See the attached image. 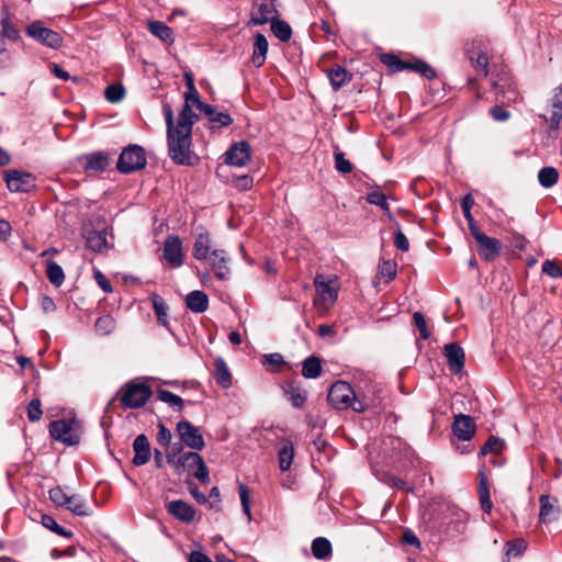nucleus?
<instances>
[{
  "mask_svg": "<svg viewBox=\"0 0 562 562\" xmlns=\"http://www.w3.org/2000/svg\"><path fill=\"white\" fill-rule=\"evenodd\" d=\"M46 276L49 282L55 286H60L65 281L63 268L54 260L47 262Z\"/></svg>",
  "mask_w": 562,
  "mask_h": 562,
  "instance_id": "obj_37",
  "label": "nucleus"
},
{
  "mask_svg": "<svg viewBox=\"0 0 562 562\" xmlns=\"http://www.w3.org/2000/svg\"><path fill=\"white\" fill-rule=\"evenodd\" d=\"M327 78L334 90L340 89L345 83L349 82L352 78L351 74L341 66H335L327 69Z\"/></svg>",
  "mask_w": 562,
  "mask_h": 562,
  "instance_id": "obj_27",
  "label": "nucleus"
},
{
  "mask_svg": "<svg viewBox=\"0 0 562 562\" xmlns=\"http://www.w3.org/2000/svg\"><path fill=\"white\" fill-rule=\"evenodd\" d=\"M211 122L217 123L221 126H228L233 123V120L229 114L224 112H215L214 116H212Z\"/></svg>",
  "mask_w": 562,
  "mask_h": 562,
  "instance_id": "obj_64",
  "label": "nucleus"
},
{
  "mask_svg": "<svg viewBox=\"0 0 562 562\" xmlns=\"http://www.w3.org/2000/svg\"><path fill=\"white\" fill-rule=\"evenodd\" d=\"M166 507L171 516L184 524L192 522L196 515L195 508L182 499L171 501Z\"/></svg>",
  "mask_w": 562,
  "mask_h": 562,
  "instance_id": "obj_15",
  "label": "nucleus"
},
{
  "mask_svg": "<svg viewBox=\"0 0 562 562\" xmlns=\"http://www.w3.org/2000/svg\"><path fill=\"white\" fill-rule=\"evenodd\" d=\"M367 201L370 204L380 206L389 217H392L386 195L379 188H374L368 193Z\"/></svg>",
  "mask_w": 562,
  "mask_h": 562,
  "instance_id": "obj_38",
  "label": "nucleus"
},
{
  "mask_svg": "<svg viewBox=\"0 0 562 562\" xmlns=\"http://www.w3.org/2000/svg\"><path fill=\"white\" fill-rule=\"evenodd\" d=\"M479 496L480 501H491L488 480L483 473H480Z\"/></svg>",
  "mask_w": 562,
  "mask_h": 562,
  "instance_id": "obj_60",
  "label": "nucleus"
},
{
  "mask_svg": "<svg viewBox=\"0 0 562 562\" xmlns=\"http://www.w3.org/2000/svg\"><path fill=\"white\" fill-rule=\"evenodd\" d=\"M327 401L334 408L340 411L351 408L353 412L362 413L369 407L346 381H337L330 386Z\"/></svg>",
  "mask_w": 562,
  "mask_h": 562,
  "instance_id": "obj_2",
  "label": "nucleus"
},
{
  "mask_svg": "<svg viewBox=\"0 0 562 562\" xmlns=\"http://www.w3.org/2000/svg\"><path fill=\"white\" fill-rule=\"evenodd\" d=\"M150 300H151L155 313L157 315L158 323L161 324L162 326L167 327L168 326V319H167L168 306H167L165 300L156 293L151 294Z\"/></svg>",
  "mask_w": 562,
  "mask_h": 562,
  "instance_id": "obj_35",
  "label": "nucleus"
},
{
  "mask_svg": "<svg viewBox=\"0 0 562 562\" xmlns=\"http://www.w3.org/2000/svg\"><path fill=\"white\" fill-rule=\"evenodd\" d=\"M490 114L495 121L505 122L509 119L510 113L501 105H495L490 110Z\"/></svg>",
  "mask_w": 562,
  "mask_h": 562,
  "instance_id": "obj_61",
  "label": "nucleus"
},
{
  "mask_svg": "<svg viewBox=\"0 0 562 562\" xmlns=\"http://www.w3.org/2000/svg\"><path fill=\"white\" fill-rule=\"evenodd\" d=\"M321 373L322 363L319 358L311 356L303 361L302 374L304 378L316 379L321 375Z\"/></svg>",
  "mask_w": 562,
  "mask_h": 562,
  "instance_id": "obj_30",
  "label": "nucleus"
},
{
  "mask_svg": "<svg viewBox=\"0 0 562 562\" xmlns=\"http://www.w3.org/2000/svg\"><path fill=\"white\" fill-rule=\"evenodd\" d=\"M467 55L472 65L486 77L488 75L490 63L486 50L480 46L476 47L473 45L471 48H468Z\"/></svg>",
  "mask_w": 562,
  "mask_h": 562,
  "instance_id": "obj_23",
  "label": "nucleus"
},
{
  "mask_svg": "<svg viewBox=\"0 0 562 562\" xmlns=\"http://www.w3.org/2000/svg\"><path fill=\"white\" fill-rule=\"evenodd\" d=\"M540 502V512H539V520L540 522L548 524L555 519H558L560 515V508L557 505V499L550 497L549 495H541L539 498Z\"/></svg>",
  "mask_w": 562,
  "mask_h": 562,
  "instance_id": "obj_20",
  "label": "nucleus"
},
{
  "mask_svg": "<svg viewBox=\"0 0 562 562\" xmlns=\"http://www.w3.org/2000/svg\"><path fill=\"white\" fill-rule=\"evenodd\" d=\"M199 453L195 451H187L183 454L177 457H170V461L168 462L178 474H181L184 470H190L194 468V462L199 460Z\"/></svg>",
  "mask_w": 562,
  "mask_h": 562,
  "instance_id": "obj_25",
  "label": "nucleus"
},
{
  "mask_svg": "<svg viewBox=\"0 0 562 562\" xmlns=\"http://www.w3.org/2000/svg\"><path fill=\"white\" fill-rule=\"evenodd\" d=\"M215 379L224 389H228L232 385L231 372L222 358L215 360Z\"/></svg>",
  "mask_w": 562,
  "mask_h": 562,
  "instance_id": "obj_32",
  "label": "nucleus"
},
{
  "mask_svg": "<svg viewBox=\"0 0 562 562\" xmlns=\"http://www.w3.org/2000/svg\"><path fill=\"white\" fill-rule=\"evenodd\" d=\"M240 503L243 507V512L247 516L248 520L251 519V513H250V502H249V491L248 487L245 484H239L238 486Z\"/></svg>",
  "mask_w": 562,
  "mask_h": 562,
  "instance_id": "obj_54",
  "label": "nucleus"
},
{
  "mask_svg": "<svg viewBox=\"0 0 562 562\" xmlns=\"http://www.w3.org/2000/svg\"><path fill=\"white\" fill-rule=\"evenodd\" d=\"M268 47L269 44L267 37H256V41L254 43L251 61L257 68L261 67L265 64Z\"/></svg>",
  "mask_w": 562,
  "mask_h": 562,
  "instance_id": "obj_29",
  "label": "nucleus"
},
{
  "mask_svg": "<svg viewBox=\"0 0 562 562\" xmlns=\"http://www.w3.org/2000/svg\"><path fill=\"white\" fill-rule=\"evenodd\" d=\"M559 180V172L554 167H543L538 172L539 183L546 188H552Z\"/></svg>",
  "mask_w": 562,
  "mask_h": 562,
  "instance_id": "obj_36",
  "label": "nucleus"
},
{
  "mask_svg": "<svg viewBox=\"0 0 562 562\" xmlns=\"http://www.w3.org/2000/svg\"><path fill=\"white\" fill-rule=\"evenodd\" d=\"M49 434L52 438L67 446L79 443L80 436L77 431V422L75 419H58L49 424Z\"/></svg>",
  "mask_w": 562,
  "mask_h": 562,
  "instance_id": "obj_5",
  "label": "nucleus"
},
{
  "mask_svg": "<svg viewBox=\"0 0 562 562\" xmlns=\"http://www.w3.org/2000/svg\"><path fill=\"white\" fill-rule=\"evenodd\" d=\"M148 30L153 35H170L171 30L159 21L148 22Z\"/></svg>",
  "mask_w": 562,
  "mask_h": 562,
  "instance_id": "obj_57",
  "label": "nucleus"
},
{
  "mask_svg": "<svg viewBox=\"0 0 562 562\" xmlns=\"http://www.w3.org/2000/svg\"><path fill=\"white\" fill-rule=\"evenodd\" d=\"M133 463L137 467L146 464L150 460V443L146 435H138L133 442Z\"/></svg>",
  "mask_w": 562,
  "mask_h": 562,
  "instance_id": "obj_19",
  "label": "nucleus"
},
{
  "mask_svg": "<svg viewBox=\"0 0 562 562\" xmlns=\"http://www.w3.org/2000/svg\"><path fill=\"white\" fill-rule=\"evenodd\" d=\"M195 471L193 473L194 477L198 479L202 484L210 483V472L209 469L201 456H199V460L194 462Z\"/></svg>",
  "mask_w": 562,
  "mask_h": 562,
  "instance_id": "obj_47",
  "label": "nucleus"
},
{
  "mask_svg": "<svg viewBox=\"0 0 562 562\" xmlns=\"http://www.w3.org/2000/svg\"><path fill=\"white\" fill-rule=\"evenodd\" d=\"M157 398L164 403H167L178 412H181L183 408V400L179 395L168 390H158Z\"/></svg>",
  "mask_w": 562,
  "mask_h": 562,
  "instance_id": "obj_41",
  "label": "nucleus"
},
{
  "mask_svg": "<svg viewBox=\"0 0 562 562\" xmlns=\"http://www.w3.org/2000/svg\"><path fill=\"white\" fill-rule=\"evenodd\" d=\"M285 393L289 395L292 405L296 408L302 407L307 397L306 391L293 382L288 384Z\"/></svg>",
  "mask_w": 562,
  "mask_h": 562,
  "instance_id": "obj_33",
  "label": "nucleus"
},
{
  "mask_svg": "<svg viewBox=\"0 0 562 562\" xmlns=\"http://www.w3.org/2000/svg\"><path fill=\"white\" fill-rule=\"evenodd\" d=\"M151 396L150 387L142 382H128L122 389L121 404L125 408L144 406Z\"/></svg>",
  "mask_w": 562,
  "mask_h": 562,
  "instance_id": "obj_4",
  "label": "nucleus"
},
{
  "mask_svg": "<svg viewBox=\"0 0 562 562\" xmlns=\"http://www.w3.org/2000/svg\"><path fill=\"white\" fill-rule=\"evenodd\" d=\"M414 324L419 330V335L423 339H428L430 336V333L427 327V322L424 317V315L420 312H415L413 315Z\"/></svg>",
  "mask_w": 562,
  "mask_h": 562,
  "instance_id": "obj_55",
  "label": "nucleus"
},
{
  "mask_svg": "<svg viewBox=\"0 0 562 562\" xmlns=\"http://www.w3.org/2000/svg\"><path fill=\"white\" fill-rule=\"evenodd\" d=\"M3 179L12 192H30L35 188V178L30 172H22L16 169L4 171Z\"/></svg>",
  "mask_w": 562,
  "mask_h": 562,
  "instance_id": "obj_9",
  "label": "nucleus"
},
{
  "mask_svg": "<svg viewBox=\"0 0 562 562\" xmlns=\"http://www.w3.org/2000/svg\"><path fill=\"white\" fill-rule=\"evenodd\" d=\"M65 507L77 516H89L91 510L87 502L79 495H70Z\"/></svg>",
  "mask_w": 562,
  "mask_h": 562,
  "instance_id": "obj_31",
  "label": "nucleus"
},
{
  "mask_svg": "<svg viewBox=\"0 0 562 562\" xmlns=\"http://www.w3.org/2000/svg\"><path fill=\"white\" fill-rule=\"evenodd\" d=\"M26 35H57V33L45 27L42 22L35 21L26 27Z\"/></svg>",
  "mask_w": 562,
  "mask_h": 562,
  "instance_id": "obj_53",
  "label": "nucleus"
},
{
  "mask_svg": "<svg viewBox=\"0 0 562 562\" xmlns=\"http://www.w3.org/2000/svg\"><path fill=\"white\" fill-rule=\"evenodd\" d=\"M176 430L181 441L192 450H202L205 446L204 438L199 428L183 419L178 422Z\"/></svg>",
  "mask_w": 562,
  "mask_h": 562,
  "instance_id": "obj_8",
  "label": "nucleus"
},
{
  "mask_svg": "<svg viewBox=\"0 0 562 562\" xmlns=\"http://www.w3.org/2000/svg\"><path fill=\"white\" fill-rule=\"evenodd\" d=\"M445 356L447 358L450 370L453 373H460L464 368L465 355L463 349L457 344H448L445 346Z\"/></svg>",
  "mask_w": 562,
  "mask_h": 562,
  "instance_id": "obj_18",
  "label": "nucleus"
},
{
  "mask_svg": "<svg viewBox=\"0 0 562 562\" xmlns=\"http://www.w3.org/2000/svg\"><path fill=\"white\" fill-rule=\"evenodd\" d=\"M106 236L108 233L104 228L91 229L86 234L87 246L95 252H101L103 249L108 248Z\"/></svg>",
  "mask_w": 562,
  "mask_h": 562,
  "instance_id": "obj_26",
  "label": "nucleus"
},
{
  "mask_svg": "<svg viewBox=\"0 0 562 562\" xmlns=\"http://www.w3.org/2000/svg\"><path fill=\"white\" fill-rule=\"evenodd\" d=\"M251 148L250 145L245 142H238L234 144L225 153V162L235 167H244L250 161Z\"/></svg>",
  "mask_w": 562,
  "mask_h": 562,
  "instance_id": "obj_10",
  "label": "nucleus"
},
{
  "mask_svg": "<svg viewBox=\"0 0 562 562\" xmlns=\"http://www.w3.org/2000/svg\"><path fill=\"white\" fill-rule=\"evenodd\" d=\"M186 304L191 312L203 313L209 307V297L203 291L194 290L187 294Z\"/></svg>",
  "mask_w": 562,
  "mask_h": 562,
  "instance_id": "obj_24",
  "label": "nucleus"
},
{
  "mask_svg": "<svg viewBox=\"0 0 562 562\" xmlns=\"http://www.w3.org/2000/svg\"><path fill=\"white\" fill-rule=\"evenodd\" d=\"M492 87L495 91V101L502 103L515 102L518 99V92L513 78L505 71L493 80Z\"/></svg>",
  "mask_w": 562,
  "mask_h": 562,
  "instance_id": "obj_7",
  "label": "nucleus"
},
{
  "mask_svg": "<svg viewBox=\"0 0 562 562\" xmlns=\"http://www.w3.org/2000/svg\"><path fill=\"white\" fill-rule=\"evenodd\" d=\"M93 278L98 285L105 292L111 293L113 291V288L110 283V281L106 279V277L99 270H93Z\"/></svg>",
  "mask_w": 562,
  "mask_h": 562,
  "instance_id": "obj_59",
  "label": "nucleus"
},
{
  "mask_svg": "<svg viewBox=\"0 0 562 562\" xmlns=\"http://www.w3.org/2000/svg\"><path fill=\"white\" fill-rule=\"evenodd\" d=\"M394 245L402 251H407L409 249V241L401 229L395 233Z\"/></svg>",
  "mask_w": 562,
  "mask_h": 562,
  "instance_id": "obj_62",
  "label": "nucleus"
},
{
  "mask_svg": "<svg viewBox=\"0 0 562 562\" xmlns=\"http://www.w3.org/2000/svg\"><path fill=\"white\" fill-rule=\"evenodd\" d=\"M504 447H505L504 440H502L495 436H490L487 441L481 448L480 454L481 456H486L487 453L498 454L503 451Z\"/></svg>",
  "mask_w": 562,
  "mask_h": 562,
  "instance_id": "obj_44",
  "label": "nucleus"
},
{
  "mask_svg": "<svg viewBox=\"0 0 562 562\" xmlns=\"http://www.w3.org/2000/svg\"><path fill=\"white\" fill-rule=\"evenodd\" d=\"M41 524L47 528L48 530H52L53 532H55L56 535L60 536V537H64V538H70L72 536V532L65 529L64 527H61L60 525H58V522L50 516V515H47V514H42L41 515Z\"/></svg>",
  "mask_w": 562,
  "mask_h": 562,
  "instance_id": "obj_39",
  "label": "nucleus"
},
{
  "mask_svg": "<svg viewBox=\"0 0 562 562\" xmlns=\"http://www.w3.org/2000/svg\"><path fill=\"white\" fill-rule=\"evenodd\" d=\"M379 273L386 281H391L396 276V263L390 260H384L379 265Z\"/></svg>",
  "mask_w": 562,
  "mask_h": 562,
  "instance_id": "obj_49",
  "label": "nucleus"
},
{
  "mask_svg": "<svg viewBox=\"0 0 562 562\" xmlns=\"http://www.w3.org/2000/svg\"><path fill=\"white\" fill-rule=\"evenodd\" d=\"M276 14V0H257L250 23L259 25L269 22L273 35H291V26L286 22L277 19Z\"/></svg>",
  "mask_w": 562,
  "mask_h": 562,
  "instance_id": "obj_3",
  "label": "nucleus"
},
{
  "mask_svg": "<svg viewBox=\"0 0 562 562\" xmlns=\"http://www.w3.org/2000/svg\"><path fill=\"white\" fill-rule=\"evenodd\" d=\"M473 238L479 245L480 252L485 260L492 261L499 255L502 245L498 239L490 237L483 232L476 234Z\"/></svg>",
  "mask_w": 562,
  "mask_h": 562,
  "instance_id": "obj_16",
  "label": "nucleus"
},
{
  "mask_svg": "<svg viewBox=\"0 0 562 562\" xmlns=\"http://www.w3.org/2000/svg\"><path fill=\"white\" fill-rule=\"evenodd\" d=\"M108 157L102 153H94L87 157L86 169L93 171H103L108 167Z\"/></svg>",
  "mask_w": 562,
  "mask_h": 562,
  "instance_id": "obj_40",
  "label": "nucleus"
},
{
  "mask_svg": "<svg viewBox=\"0 0 562 562\" xmlns=\"http://www.w3.org/2000/svg\"><path fill=\"white\" fill-rule=\"evenodd\" d=\"M381 61L392 71L400 72L405 70L406 60L401 59L393 53H385L381 55Z\"/></svg>",
  "mask_w": 562,
  "mask_h": 562,
  "instance_id": "obj_42",
  "label": "nucleus"
},
{
  "mask_svg": "<svg viewBox=\"0 0 562 562\" xmlns=\"http://www.w3.org/2000/svg\"><path fill=\"white\" fill-rule=\"evenodd\" d=\"M43 411L41 401L38 398H33L27 405V417L30 422H38L42 418Z\"/></svg>",
  "mask_w": 562,
  "mask_h": 562,
  "instance_id": "obj_50",
  "label": "nucleus"
},
{
  "mask_svg": "<svg viewBox=\"0 0 562 562\" xmlns=\"http://www.w3.org/2000/svg\"><path fill=\"white\" fill-rule=\"evenodd\" d=\"M335 168L341 173H349L352 170V164L345 158L341 151L334 153Z\"/></svg>",
  "mask_w": 562,
  "mask_h": 562,
  "instance_id": "obj_51",
  "label": "nucleus"
},
{
  "mask_svg": "<svg viewBox=\"0 0 562 562\" xmlns=\"http://www.w3.org/2000/svg\"><path fill=\"white\" fill-rule=\"evenodd\" d=\"M314 285L323 303H334L337 300L339 286L336 279L326 280L323 274H316Z\"/></svg>",
  "mask_w": 562,
  "mask_h": 562,
  "instance_id": "obj_12",
  "label": "nucleus"
},
{
  "mask_svg": "<svg viewBox=\"0 0 562 562\" xmlns=\"http://www.w3.org/2000/svg\"><path fill=\"white\" fill-rule=\"evenodd\" d=\"M164 259L173 268L183 265L182 241L179 236L170 235L164 243Z\"/></svg>",
  "mask_w": 562,
  "mask_h": 562,
  "instance_id": "obj_11",
  "label": "nucleus"
},
{
  "mask_svg": "<svg viewBox=\"0 0 562 562\" xmlns=\"http://www.w3.org/2000/svg\"><path fill=\"white\" fill-rule=\"evenodd\" d=\"M162 113L167 125L169 157L177 165L193 166L198 161V157L191 150L192 126L196 115L190 105H183L175 125L173 111L170 104L164 103Z\"/></svg>",
  "mask_w": 562,
  "mask_h": 562,
  "instance_id": "obj_1",
  "label": "nucleus"
},
{
  "mask_svg": "<svg viewBox=\"0 0 562 562\" xmlns=\"http://www.w3.org/2000/svg\"><path fill=\"white\" fill-rule=\"evenodd\" d=\"M294 448L292 442L286 441L278 451L279 467L282 471H288L293 462Z\"/></svg>",
  "mask_w": 562,
  "mask_h": 562,
  "instance_id": "obj_34",
  "label": "nucleus"
},
{
  "mask_svg": "<svg viewBox=\"0 0 562 562\" xmlns=\"http://www.w3.org/2000/svg\"><path fill=\"white\" fill-rule=\"evenodd\" d=\"M48 493L50 501L55 503L57 506L65 507V505L69 501L70 495L66 494L60 486L50 488Z\"/></svg>",
  "mask_w": 562,
  "mask_h": 562,
  "instance_id": "obj_48",
  "label": "nucleus"
},
{
  "mask_svg": "<svg viewBox=\"0 0 562 562\" xmlns=\"http://www.w3.org/2000/svg\"><path fill=\"white\" fill-rule=\"evenodd\" d=\"M542 272L552 278H560L562 276L561 268L554 261L551 260L543 261Z\"/></svg>",
  "mask_w": 562,
  "mask_h": 562,
  "instance_id": "obj_58",
  "label": "nucleus"
},
{
  "mask_svg": "<svg viewBox=\"0 0 562 562\" xmlns=\"http://www.w3.org/2000/svg\"><path fill=\"white\" fill-rule=\"evenodd\" d=\"M94 328L102 336L109 335L115 328V321L111 315L100 316L94 324Z\"/></svg>",
  "mask_w": 562,
  "mask_h": 562,
  "instance_id": "obj_43",
  "label": "nucleus"
},
{
  "mask_svg": "<svg viewBox=\"0 0 562 562\" xmlns=\"http://www.w3.org/2000/svg\"><path fill=\"white\" fill-rule=\"evenodd\" d=\"M212 250L213 243L210 234L206 232L198 234L193 244L192 256L196 260L204 261L209 259Z\"/></svg>",
  "mask_w": 562,
  "mask_h": 562,
  "instance_id": "obj_21",
  "label": "nucleus"
},
{
  "mask_svg": "<svg viewBox=\"0 0 562 562\" xmlns=\"http://www.w3.org/2000/svg\"><path fill=\"white\" fill-rule=\"evenodd\" d=\"M451 428L453 435L463 441L471 440L476 431L474 419L470 415L464 414H459L454 417Z\"/></svg>",
  "mask_w": 562,
  "mask_h": 562,
  "instance_id": "obj_13",
  "label": "nucleus"
},
{
  "mask_svg": "<svg viewBox=\"0 0 562 562\" xmlns=\"http://www.w3.org/2000/svg\"><path fill=\"white\" fill-rule=\"evenodd\" d=\"M505 548V554L507 558H517L525 552L527 549V543L522 539H516L514 541H508Z\"/></svg>",
  "mask_w": 562,
  "mask_h": 562,
  "instance_id": "obj_46",
  "label": "nucleus"
},
{
  "mask_svg": "<svg viewBox=\"0 0 562 562\" xmlns=\"http://www.w3.org/2000/svg\"><path fill=\"white\" fill-rule=\"evenodd\" d=\"M183 446L184 443L182 441L180 442H175V443H170V446H168L167 450H166V459H167V462L170 461V457L171 456H175V459L181 454L184 453L183 451Z\"/></svg>",
  "mask_w": 562,
  "mask_h": 562,
  "instance_id": "obj_63",
  "label": "nucleus"
},
{
  "mask_svg": "<svg viewBox=\"0 0 562 562\" xmlns=\"http://www.w3.org/2000/svg\"><path fill=\"white\" fill-rule=\"evenodd\" d=\"M562 120V83L553 90L550 99V114L546 117L551 131H557Z\"/></svg>",
  "mask_w": 562,
  "mask_h": 562,
  "instance_id": "obj_17",
  "label": "nucleus"
},
{
  "mask_svg": "<svg viewBox=\"0 0 562 562\" xmlns=\"http://www.w3.org/2000/svg\"><path fill=\"white\" fill-rule=\"evenodd\" d=\"M157 428H158V432H157V437H156L157 442L162 447L170 446L171 438H172L171 431L162 423H158Z\"/></svg>",
  "mask_w": 562,
  "mask_h": 562,
  "instance_id": "obj_56",
  "label": "nucleus"
},
{
  "mask_svg": "<svg viewBox=\"0 0 562 562\" xmlns=\"http://www.w3.org/2000/svg\"><path fill=\"white\" fill-rule=\"evenodd\" d=\"M146 157L143 148L137 145L126 147L120 155L117 160V169L123 173H131L144 168Z\"/></svg>",
  "mask_w": 562,
  "mask_h": 562,
  "instance_id": "obj_6",
  "label": "nucleus"
},
{
  "mask_svg": "<svg viewBox=\"0 0 562 562\" xmlns=\"http://www.w3.org/2000/svg\"><path fill=\"white\" fill-rule=\"evenodd\" d=\"M311 550L313 557L317 560H327L333 554V547L330 541L324 537H317L313 540Z\"/></svg>",
  "mask_w": 562,
  "mask_h": 562,
  "instance_id": "obj_28",
  "label": "nucleus"
},
{
  "mask_svg": "<svg viewBox=\"0 0 562 562\" xmlns=\"http://www.w3.org/2000/svg\"><path fill=\"white\" fill-rule=\"evenodd\" d=\"M206 261L209 262L211 270L214 272V276L218 280L225 281L229 279L231 270L227 265L228 257L225 250L213 249Z\"/></svg>",
  "mask_w": 562,
  "mask_h": 562,
  "instance_id": "obj_14",
  "label": "nucleus"
},
{
  "mask_svg": "<svg viewBox=\"0 0 562 562\" xmlns=\"http://www.w3.org/2000/svg\"><path fill=\"white\" fill-rule=\"evenodd\" d=\"M405 70L419 74L427 80H434L437 77V71L427 61L412 56L405 64Z\"/></svg>",
  "mask_w": 562,
  "mask_h": 562,
  "instance_id": "obj_22",
  "label": "nucleus"
},
{
  "mask_svg": "<svg viewBox=\"0 0 562 562\" xmlns=\"http://www.w3.org/2000/svg\"><path fill=\"white\" fill-rule=\"evenodd\" d=\"M2 24V35L9 36V35H19L20 29L18 25L13 22L11 16L5 12L4 15L1 19Z\"/></svg>",
  "mask_w": 562,
  "mask_h": 562,
  "instance_id": "obj_52",
  "label": "nucleus"
},
{
  "mask_svg": "<svg viewBox=\"0 0 562 562\" xmlns=\"http://www.w3.org/2000/svg\"><path fill=\"white\" fill-rule=\"evenodd\" d=\"M105 99L111 103H117L125 97V88L121 83L110 85L104 90Z\"/></svg>",
  "mask_w": 562,
  "mask_h": 562,
  "instance_id": "obj_45",
  "label": "nucleus"
}]
</instances>
